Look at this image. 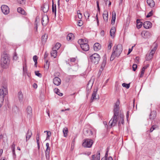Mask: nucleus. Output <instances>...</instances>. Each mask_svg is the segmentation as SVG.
<instances>
[{
	"label": "nucleus",
	"instance_id": "nucleus-37",
	"mask_svg": "<svg viewBox=\"0 0 160 160\" xmlns=\"http://www.w3.org/2000/svg\"><path fill=\"white\" fill-rule=\"evenodd\" d=\"M52 11L54 13L55 16H56V5L54 6L53 3H52Z\"/></svg>",
	"mask_w": 160,
	"mask_h": 160
},
{
	"label": "nucleus",
	"instance_id": "nucleus-36",
	"mask_svg": "<svg viewBox=\"0 0 160 160\" xmlns=\"http://www.w3.org/2000/svg\"><path fill=\"white\" fill-rule=\"evenodd\" d=\"M158 45L157 43L154 42L151 46V50H156L157 49Z\"/></svg>",
	"mask_w": 160,
	"mask_h": 160
},
{
	"label": "nucleus",
	"instance_id": "nucleus-6",
	"mask_svg": "<svg viewBox=\"0 0 160 160\" xmlns=\"http://www.w3.org/2000/svg\"><path fill=\"white\" fill-rule=\"evenodd\" d=\"M93 143V141L89 139H85L82 143L83 146L85 148H91Z\"/></svg>",
	"mask_w": 160,
	"mask_h": 160
},
{
	"label": "nucleus",
	"instance_id": "nucleus-7",
	"mask_svg": "<svg viewBox=\"0 0 160 160\" xmlns=\"http://www.w3.org/2000/svg\"><path fill=\"white\" fill-rule=\"evenodd\" d=\"M98 90V87H96L94 89L93 92L91 97L90 101L91 102H92L93 100L99 99V96L97 95V91Z\"/></svg>",
	"mask_w": 160,
	"mask_h": 160
},
{
	"label": "nucleus",
	"instance_id": "nucleus-13",
	"mask_svg": "<svg viewBox=\"0 0 160 160\" xmlns=\"http://www.w3.org/2000/svg\"><path fill=\"white\" fill-rule=\"evenodd\" d=\"M53 82L55 85L57 86H59L61 84V81L59 78L58 77H55L53 79Z\"/></svg>",
	"mask_w": 160,
	"mask_h": 160
},
{
	"label": "nucleus",
	"instance_id": "nucleus-27",
	"mask_svg": "<svg viewBox=\"0 0 160 160\" xmlns=\"http://www.w3.org/2000/svg\"><path fill=\"white\" fill-rule=\"evenodd\" d=\"M81 47L82 48V50H89V45L87 44V43L81 45Z\"/></svg>",
	"mask_w": 160,
	"mask_h": 160
},
{
	"label": "nucleus",
	"instance_id": "nucleus-12",
	"mask_svg": "<svg viewBox=\"0 0 160 160\" xmlns=\"http://www.w3.org/2000/svg\"><path fill=\"white\" fill-rule=\"evenodd\" d=\"M107 61V58H106V56L105 54L104 55L103 57V60L102 62L101 66L99 70V72H101L103 70L104 68H105L106 63Z\"/></svg>",
	"mask_w": 160,
	"mask_h": 160
},
{
	"label": "nucleus",
	"instance_id": "nucleus-39",
	"mask_svg": "<svg viewBox=\"0 0 160 160\" xmlns=\"http://www.w3.org/2000/svg\"><path fill=\"white\" fill-rule=\"evenodd\" d=\"M74 37L72 33L68 34L67 37V40H71Z\"/></svg>",
	"mask_w": 160,
	"mask_h": 160
},
{
	"label": "nucleus",
	"instance_id": "nucleus-30",
	"mask_svg": "<svg viewBox=\"0 0 160 160\" xmlns=\"http://www.w3.org/2000/svg\"><path fill=\"white\" fill-rule=\"evenodd\" d=\"M63 132L64 136L66 137L68 136V128L67 127H65L63 129Z\"/></svg>",
	"mask_w": 160,
	"mask_h": 160
},
{
	"label": "nucleus",
	"instance_id": "nucleus-17",
	"mask_svg": "<svg viewBox=\"0 0 160 160\" xmlns=\"http://www.w3.org/2000/svg\"><path fill=\"white\" fill-rule=\"evenodd\" d=\"M152 24L149 21H147L144 22L143 24L144 28L146 29H148L151 27Z\"/></svg>",
	"mask_w": 160,
	"mask_h": 160
},
{
	"label": "nucleus",
	"instance_id": "nucleus-16",
	"mask_svg": "<svg viewBox=\"0 0 160 160\" xmlns=\"http://www.w3.org/2000/svg\"><path fill=\"white\" fill-rule=\"evenodd\" d=\"M42 8L43 12H47L49 10V5L47 2H45L42 7Z\"/></svg>",
	"mask_w": 160,
	"mask_h": 160
},
{
	"label": "nucleus",
	"instance_id": "nucleus-41",
	"mask_svg": "<svg viewBox=\"0 0 160 160\" xmlns=\"http://www.w3.org/2000/svg\"><path fill=\"white\" fill-rule=\"evenodd\" d=\"M50 152L49 151H45V156L47 160H48L50 158Z\"/></svg>",
	"mask_w": 160,
	"mask_h": 160
},
{
	"label": "nucleus",
	"instance_id": "nucleus-8",
	"mask_svg": "<svg viewBox=\"0 0 160 160\" xmlns=\"http://www.w3.org/2000/svg\"><path fill=\"white\" fill-rule=\"evenodd\" d=\"M117 116L113 115V117L111 118L109 122V125L110 128L114 126L117 122Z\"/></svg>",
	"mask_w": 160,
	"mask_h": 160
},
{
	"label": "nucleus",
	"instance_id": "nucleus-56",
	"mask_svg": "<svg viewBox=\"0 0 160 160\" xmlns=\"http://www.w3.org/2000/svg\"><path fill=\"white\" fill-rule=\"evenodd\" d=\"M36 141H37V145H38V150H39L40 148L39 140H36Z\"/></svg>",
	"mask_w": 160,
	"mask_h": 160
},
{
	"label": "nucleus",
	"instance_id": "nucleus-10",
	"mask_svg": "<svg viewBox=\"0 0 160 160\" xmlns=\"http://www.w3.org/2000/svg\"><path fill=\"white\" fill-rule=\"evenodd\" d=\"M2 11V13L5 14L7 15L9 12V9L8 7L6 5H3L1 7Z\"/></svg>",
	"mask_w": 160,
	"mask_h": 160
},
{
	"label": "nucleus",
	"instance_id": "nucleus-24",
	"mask_svg": "<svg viewBox=\"0 0 160 160\" xmlns=\"http://www.w3.org/2000/svg\"><path fill=\"white\" fill-rule=\"evenodd\" d=\"M116 29L115 27L112 28L110 31V34L111 37H114L115 35Z\"/></svg>",
	"mask_w": 160,
	"mask_h": 160
},
{
	"label": "nucleus",
	"instance_id": "nucleus-38",
	"mask_svg": "<svg viewBox=\"0 0 160 160\" xmlns=\"http://www.w3.org/2000/svg\"><path fill=\"white\" fill-rule=\"evenodd\" d=\"M54 91L55 93L58 95L60 96H62L63 95V94L60 92V90L58 89L55 88Z\"/></svg>",
	"mask_w": 160,
	"mask_h": 160
},
{
	"label": "nucleus",
	"instance_id": "nucleus-26",
	"mask_svg": "<svg viewBox=\"0 0 160 160\" xmlns=\"http://www.w3.org/2000/svg\"><path fill=\"white\" fill-rule=\"evenodd\" d=\"M18 98L20 102L22 101L23 99V95L21 92H19L18 94Z\"/></svg>",
	"mask_w": 160,
	"mask_h": 160
},
{
	"label": "nucleus",
	"instance_id": "nucleus-23",
	"mask_svg": "<svg viewBox=\"0 0 160 160\" xmlns=\"http://www.w3.org/2000/svg\"><path fill=\"white\" fill-rule=\"evenodd\" d=\"M149 117L150 119L152 120L154 119L156 117V112L154 111L151 112Z\"/></svg>",
	"mask_w": 160,
	"mask_h": 160
},
{
	"label": "nucleus",
	"instance_id": "nucleus-43",
	"mask_svg": "<svg viewBox=\"0 0 160 160\" xmlns=\"http://www.w3.org/2000/svg\"><path fill=\"white\" fill-rule=\"evenodd\" d=\"M18 57L17 56V54L16 52L14 53L13 56V59L14 60H17L18 59Z\"/></svg>",
	"mask_w": 160,
	"mask_h": 160
},
{
	"label": "nucleus",
	"instance_id": "nucleus-45",
	"mask_svg": "<svg viewBox=\"0 0 160 160\" xmlns=\"http://www.w3.org/2000/svg\"><path fill=\"white\" fill-rule=\"evenodd\" d=\"M100 151L99 150L97 151V156H96V158L97 159H100Z\"/></svg>",
	"mask_w": 160,
	"mask_h": 160
},
{
	"label": "nucleus",
	"instance_id": "nucleus-15",
	"mask_svg": "<svg viewBox=\"0 0 160 160\" xmlns=\"http://www.w3.org/2000/svg\"><path fill=\"white\" fill-rule=\"evenodd\" d=\"M27 117L30 118L32 115V110L31 107L30 106H28L27 108Z\"/></svg>",
	"mask_w": 160,
	"mask_h": 160
},
{
	"label": "nucleus",
	"instance_id": "nucleus-5",
	"mask_svg": "<svg viewBox=\"0 0 160 160\" xmlns=\"http://www.w3.org/2000/svg\"><path fill=\"white\" fill-rule=\"evenodd\" d=\"M84 134L86 136H95L96 133V132L94 129L91 130L87 128H85L83 129Z\"/></svg>",
	"mask_w": 160,
	"mask_h": 160
},
{
	"label": "nucleus",
	"instance_id": "nucleus-29",
	"mask_svg": "<svg viewBox=\"0 0 160 160\" xmlns=\"http://www.w3.org/2000/svg\"><path fill=\"white\" fill-rule=\"evenodd\" d=\"M17 11L18 12L24 15H25L26 14L25 11L21 8H17Z\"/></svg>",
	"mask_w": 160,
	"mask_h": 160
},
{
	"label": "nucleus",
	"instance_id": "nucleus-46",
	"mask_svg": "<svg viewBox=\"0 0 160 160\" xmlns=\"http://www.w3.org/2000/svg\"><path fill=\"white\" fill-rule=\"evenodd\" d=\"M144 71H145V69H144V68H142V69L141 72V73L140 75V76H139L141 78L143 76V74L144 73Z\"/></svg>",
	"mask_w": 160,
	"mask_h": 160
},
{
	"label": "nucleus",
	"instance_id": "nucleus-11",
	"mask_svg": "<svg viewBox=\"0 0 160 160\" xmlns=\"http://www.w3.org/2000/svg\"><path fill=\"white\" fill-rule=\"evenodd\" d=\"M48 22V16L45 15H43L42 20V25L44 26H45L47 24Z\"/></svg>",
	"mask_w": 160,
	"mask_h": 160
},
{
	"label": "nucleus",
	"instance_id": "nucleus-34",
	"mask_svg": "<svg viewBox=\"0 0 160 160\" xmlns=\"http://www.w3.org/2000/svg\"><path fill=\"white\" fill-rule=\"evenodd\" d=\"M51 55L52 57L54 58H55L57 55V51H52L51 52Z\"/></svg>",
	"mask_w": 160,
	"mask_h": 160
},
{
	"label": "nucleus",
	"instance_id": "nucleus-55",
	"mask_svg": "<svg viewBox=\"0 0 160 160\" xmlns=\"http://www.w3.org/2000/svg\"><path fill=\"white\" fill-rule=\"evenodd\" d=\"M38 57L36 55H34L33 57V59L34 62H37L38 60Z\"/></svg>",
	"mask_w": 160,
	"mask_h": 160
},
{
	"label": "nucleus",
	"instance_id": "nucleus-22",
	"mask_svg": "<svg viewBox=\"0 0 160 160\" xmlns=\"http://www.w3.org/2000/svg\"><path fill=\"white\" fill-rule=\"evenodd\" d=\"M147 3L151 8L153 7L155 5V3L153 0H147Z\"/></svg>",
	"mask_w": 160,
	"mask_h": 160
},
{
	"label": "nucleus",
	"instance_id": "nucleus-62",
	"mask_svg": "<svg viewBox=\"0 0 160 160\" xmlns=\"http://www.w3.org/2000/svg\"><path fill=\"white\" fill-rule=\"evenodd\" d=\"M75 138H74L73 140L72 141V142H71V146H74V142H75Z\"/></svg>",
	"mask_w": 160,
	"mask_h": 160
},
{
	"label": "nucleus",
	"instance_id": "nucleus-50",
	"mask_svg": "<svg viewBox=\"0 0 160 160\" xmlns=\"http://www.w3.org/2000/svg\"><path fill=\"white\" fill-rule=\"evenodd\" d=\"M137 68V65L136 64H134L132 66V68L133 69V70L134 71H135Z\"/></svg>",
	"mask_w": 160,
	"mask_h": 160
},
{
	"label": "nucleus",
	"instance_id": "nucleus-63",
	"mask_svg": "<svg viewBox=\"0 0 160 160\" xmlns=\"http://www.w3.org/2000/svg\"><path fill=\"white\" fill-rule=\"evenodd\" d=\"M15 145L14 143H13L12 145V150H15Z\"/></svg>",
	"mask_w": 160,
	"mask_h": 160
},
{
	"label": "nucleus",
	"instance_id": "nucleus-53",
	"mask_svg": "<svg viewBox=\"0 0 160 160\" xmlns=\"http://www.w3.org/2000/svg\"><path fill=\"white\" fill-rule=\"evenodd\" d=\"M18 2L20 4H23L25 3V0H17Z\"/></svg>",
	"mask_w": 160,
	"mask_h": 160
},
{
	"label": "nucleus",
	"instance_id": "nucleus-40",
	"mask_svg": "<svg viewBox=\"0 0 160 160\" xmlns=\"http://www.w3.org/2000/svg\"><path fill=\"white\" fill-rule=\"evenodd\" d=\"M158 127L157 125H153L151 128L150 130V132H152L154 130L158 128Z\"/></svg>",
	"mask_w": 160,
	"mask_h": 160
},
{
	"label": "nucleus",
	"instance_id": "nucleus-20",
	"mask_svg": "<svg viewBox=\"0 0 160 160\" xmlns=\"http://www.w3.org/2000/svg\"><path fill=\"white\" fill-rule=\"evenodd\" d=\"M32 135V132L31 131L28 130L26 135V141L27 142L31 137Z\"/></svg>",
	"mask_w": 160,
	"mask_h": 160
},
{
	"label": "nucleus",
	"instance_id": "nucleus-3",
	"mask_svg": "<svg viewBox=\"0 0 160 160\" xmlns=\"http://www.w3.org/2000/svg\"><path fill=\"white\" fill-rule=\"evenodd\" d=\"M100 58V56L97 53H94L89 57L91 61L95 64H97L98 63Z\"/></svg>",
	"mask_w": 160,
	"mask_h": 160
},
{
	"label": "nucleus",
	"instance_id": "nucleus-59",
	"mask_svg": "<svg viewBox=\"0 0 160 160\" xmlns=\"http://www.w3.org/2000/svg\"><path fill=\"white\" fill-rule=\"evenodd\" d=\"M129 111H128L127 112L126 114V118L127 121L128 120V118H129Z\"/></svg>",
	"mask_w": 160,
	"mask_h": 160
},
{
	"label": "nucleus",
	"instance_id": "nucleus-61",
	"mask_svg": "<svg viewBox=\"0 0 160 160\" xmlns=\"http://www.w3.org/2000/svg\"><path fill=\"white\" fill-rule=\"evenodd\" d=\"M96 3H97V8H98V11H99L100 10V8H99V2L98 1H97Z\"/></svg>",
	"mask_w": 160,
	"mask_h": 160
},
{
	"label": "nucleus",
	"instance_id": "nucleus-48",
	"mask_svg": "<svg viewBox=\"0 0 160 160\" xmlns=\"http://www.w3.org/2000/svg\"><path fill=\"white\" fill-rule=\"evenodd\" d=\"M84 16L86 18H87V19H88L89 17L90 14L88 12H86L84 13Z\"/></svg>",
	"mask_w": 160,
	"mask_h": 160
},
{
	"label": "nucleus",
	"instance_id": "nucleus-31",
	"mask_svg": "<svg viewBox=\"0 0 160 160\" xmlns=\"http://www.w3.org/2000/svg\"><path fill=\"white\" fill-rule=\"evenodd\" d=\"M42 42L43 43H45L46 42L48 38V35L47 34H45L43 35L42 37Z\"/></svg>",
	"mask_w": 160,
	"mask_h": 160
},
{
	"label": "nucleus",
	"instance_id": "nucleus-49",
	"mask_svg": "<svg viewBox=\"0 0 160 160\" xmlns=\"http://www.w3.org/2000/svg\"><path fill=\"white\" fill-rule=\"evenodd\" d=\"M35 75L38 76V77H42L41 74L39 73L38 71H35Z\"/></svg>",
	"mask_w": 160,
	"mask_h": 160
},
{
	"label": "nucleus",
	"instance_id": "nucleus-54",
	"mask_svg": "<svg viewBox=\"0 0 160 160\" xmlns=\"http://www.w3.org/2000/svg\"><path fill=\"white\" fill-rule=\"evenodd\" d=\"M109 44L108 45V49H110L111 48V47L112 46V43L111 41H110L109 42Z\"/></svg>",
	"mask_w": 160,
	"mask_h": 160
},
{
	"label": "nucleus",
	"instance_id": "nucleus-57",
	"mask_svg": "<svg viewBox=\"0 0 160 160\" xmlns=\"http://www.w3.org/2000/svg\"><path fill=\"white\" fill-rule=\"evenodd\" d=\"M26 67H27L26 62V61L25 60V62L24 63V64L23 65V70L24 71H25V69H26Z\"/></svg>",
	"mask_w": 160,
	"mask_h": 160
},
{
	"label": "nucleus",
	"instance_id": "nucleus-19",
	"mask_svg": "<svg viewBox=\"0 0 160 160\" xmlns=\"http://www.w3.org/2000/svg\"><path fill=\"white\" fill-rule=\"evenodd\" d=\"M78 44L80 45L81 47V45H83L84 44H85L86 43H88V41L85 39H81L78 40Z\"/></svg>",
	"mask_w": 160,
	"mask_h": 160
},
{
	"label": "nucleus",
	"instance_id": "nucleus-42",
	"mask_svg": "<svg viewBox=\"0 0 160 160\" xmlns=\"http://www.w3.org/2000/svg\"><path fill=\"white\" fill-rule=\"evenodd\" d=\"M122 86L126 88L127 89H128L130 87V84H127L125 83H123L122 84Z\"/></svg>",
	"mask_w": 160,
	"mask_h": 160
},
{
	"label": "nucleus",
	"instance_id": "nucleus-28",
	"mask_svg": "<svg viewBox=\"0 0 160 160\" xmlns=\"http://www.w3.org/2000/svg\"><path fill=\"white\" fill-rule=\"evenodd\" d=\"M112 23L114 24L115 23L116 20V12L115 11L112 12Z\"/></svg>",
	"mask_w": 160,
	"mask_h": 160
},
{
	"label": "nucleus",
	"instance_id": "nucleus-33",
	"mask_svg": "<svg viewBox=\"0 0 160 160\" xmlns=\"http://www.w3.org/2000/svg\"><path fill=\"white\" fill-rule=\"evenodd\" d=\"M121 51H114L112 53L115 55V57H118L121 53Z\"/></svg>",
	"mask_w": 160,
	"mask_h": 160
},
{
	"label": "nucleus",
	"instance_id": "nucleus-51",
	"mask_svg": "<svg viewBox=\"0 0 160 160\" xmlns=\"http://www.w3.org/2000/svg\"><path fill=\"white\" fill-rule=\"evenodd\" d=\"M83 25L82 22L81 20H79L78 22V25L79 26H81Z\"/></svg>",
	"mask_w": 160,
	"mask_h": 160
},
{
	"label": "nucleus",
	"instance_id": "nucleus-21",
	"mask_svg": "<svg viewBox=\"0 0 160 160\" xmlns=\"http://www.w3.org/2000/svg\"><path fill=\"white\" fill-rule=\"evenodd\" d=\"M103 18L105 21L107 22L108 20V12L107 11H104L103 14Z\"/></svg>",
	"mask_w": 160,
	"mask_h": 160
},
{
	"label": "nucleus",
	"instance_id": "nucleus-64",
	"mask_svg": "<svg viewBox=\"0 0 160 160\" xmlns=\"http://www.w3.org/2000/svg\"><path fill=\"white\" fill-rule=\"evenodd\" d=\"M33 87L34 88H37L38 87L37 85V84L34 83L33 85Z\"/></svg>",
	"mask_w": 160,
	"mask_h": 160
},
{
	"label": "nucleus",
	"instance_id": "nucleus-44",
	"mask_svg": "<svg viewBox=\"0 0 160 160\" xmlns=\"http://www.w3.org/2000/svg\"><path fill=\"white\" fill-rule=\"evenodd\" d=\"M153 10H152L150 12L148 13V15L146 16L147 18H149L151 16H152L153 13Z\"/></svg>",
	"mask_w": 160,
	"mask_h": 160
},
{
	"label": "nucleus",
	"instance_id": "nucleus-18",
	"mask_svg": "<svg viewBox=\"0 0 160 160\" xmlns=\"http://www.w3.org/2000/svg\"><path fill=\"white\" fill-rule=\"evenodd\" d=\"M101 46L99 43L97 42L95 43L93 47L94 50H99L101 49Z\"/></svg>",
	"mask_w": 160,
	"mask_h": 160
},
{
	"label": "nucleus",
	"instance_id": "nucleus-52",
	"mask_svg": "<svg viewBox=\"0 0 160 160\" xmlns=\"http://www.w3.org/2000/svg\"><path fill=\"white\" fill-rule=\"evenodd\" d=\"M115 55H114V54H112V53L111 55V57H110V61H113L114 60V58H115Z\"/></svg>",
	"mask_w": 160,
	"mask_h": 160
},
{
	"label": "nucleus",
	"instance_id": "nucleus-9",
	"mask_svg": "<svg viewBox=\"0 0 160 160\" xmlns=\"http://www.w3.org/2000/svg\"><path fill=\"white\" fill-rule=\"evenodd\" d=\"M155 51H149L147 53L146 56V61H149L152 58L153 55L155 53Z\"/></svg>",
	"mask_w": 160,
	"mask_h": 160
},
{
	"label": "nucleus",
	"instance_id": "nucleus-35",
	"mask_svg": "<svg viewBox=\"0 0 160 160\" xmlns=\"http://www.w3.org/2000/svg\"><path fill=\"white\" fill-rule=\"evenodd\" d=\"M137 27L138 28H140L142 26V22L140 21L139 20L137 21Z\"/></svg>",
	"mask_w": 160,
	"mask_h": 160
},
{
	"label": "nucleus",
	"instance_id": "nucleus-4",
	"mask_svg": "<svg viewBox=\"0 0 160 160\" xmlns=\"http://www.w3.org/2000/svg\"><path fill=\"white\" fill-rule=\"evenodd\" d=\"M120 101L118 100L113 107V112L114 116H118L120 111Z\"/></svg>",
	"mask_w": 160,
	"mask_h": 160
},
{
	"label": "nucleus",
	"instance_id": "nucleus-2",
	"mask_svg": "<svg viewBox=\"0 0 160 160\" xmlns=\"http://www.w3.org/2000/svg\"><path fill=\"white\" fill-rule=\"evenodd\" d=\"M8 89L6 87H2L0 89V108L4 101V98L8 94Z\"/></svg>",
	"mask_w": 160,
	"mask_h": 160
},
{
	"label": "nucleus",
	"instance_id": "nucleus-25",
	"mask_svg": "<svg viewBox=\"0 0 160 160\" xmlns=\"http://www.w3.org/2000/svg\"><path fill=\"white\" fill-rule=\"evenodd\" d=\"M61 44L57 42L55 45L54 46L52 47V50H58L61 46Z\"/></svg>",
	"mask_w": 160,
	"mask_h": 160
},
{
	"label": "nucleus",
	"instance_id": "nucleus-47",
	"mask_svg": "<svg viewBox=\"0 0 160 160\" xmlns=\"http://www.w3.org/2000/svg\"><path fill=\"white\" fill-rule=\"evenodd\" d=\"M46 146L47 147V148L46 150V151H50V148L49 147V143L48 142L46 143Z\"/></svg>",
	"mask_w": 160,
	"mask_h": 160
},
{
	"label": "nucleus",
	"instance_id": "nucleus-32",
	"mask_svg": "<svg viewBox=\"0 0 160 160\" xmlns=\"http://www.w3.org/2000/svg\"><path fill=\"white\" fill-rule=\"evenodd\" d=\"M115 50H122V47L121 44H118V45L115 46L114 48Z\"/></svg>",
	"mask_w": 160,
	"mask_h": 160
},
{
	"label": "nucleus",
	"instance_id": "nucleus-60",
	"mask_svg": "<svg viewBox=\"0 0 160 160\" xmlns=\"http://www.w3.org/2000/svg\"><path fill=\"white\" fill-rule=\"evenodd\" d=\"M78 18L79 19H81L82 18V14L81 13H78Z\"/></svg>",
	"mask_w": 160,
	"mask_h": 160
},
{
	"label": "nucleus",
	"instance_id": "nucleus-58",
	"mask_svg": "<svg viewBox=\"0 0 160 160\" xmlns=\"http://www.w3.org/2000/svg\"><path fill=\"white\" fill-rule=\"evenodd\" d=\"M76 59L75 58H70V61L71 62H75V61H76Z\"/></svg>",
	"mask_w": 160,
	"mask_h": 160
},
{
	"label": "nucleus",
	"instance_id": "nucleus-14",
	"mask_svg": "<svg viewBox=\"0 0 160 160\" xmlns=\"http://www.w3.org/2000/svg\"><path fill=\"white\" fill-rule=\"evenodd\" d=\"M123 118V114L120 113L119 114V118L118 123V126L119 127L120 126L121 124H123L124 123Z\"/></svg>",
	"mask_w": 160,
	"mask_h": 160
},
{
	"label": "nucleus",
	"instance_id": "nucleus-1",
	"mask_svg": "<svg viewBox=\"0 0 160 160\" xmlns=\"http://www.w3.org/2000/svg\"><path fill=\"white\" fill-rule=\"evenodd\" d=\"M10 58L9 55L4 51L3 52L1 57V66L4 69L7 68L9 65Z\"/></svg>",
	"mask_w": 160,
	"mask_h": 160
}]
</instances>
